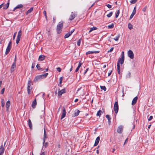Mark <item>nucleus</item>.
I'll list each match as a JSON object with an SVG mask.
<instances>
[{"instance_id":"bf43d9fd","label":"nucleus","mask_w":155,"mask_h":155,"mask_svg":"<svg viewBox=\"0 0 155 155\" xmlns=\"http://www.w3.org/2000/svg\"><path fill=\"white\" fill-rule=\"evenodd\" d=\"M74 29H73L70 32V33L71 35V34L74 31Z\"/></svg>"},{"instance_id":"a878e982","label":"nucleus","mask_w":155,"mask_h":155,"mask_svg":"<svg viewBox=\"0 0 155 155\" xmlns=\"http://www.w3.org/2000/svg\"><path fill=\"white\" fill-rule=\"evenodd\" d=\"M33 10V8H31L29 10H28L27 12H26V14L28 15V13L31 12Z\"/></svg>"},{"instance_id":"7ed1b4c3","label":"nucleus","mask_w":155,"mask_h":155,"mask_svg":"<svg viewBox=\"0 0 155 155\" xmlns=\"http://www.w3.org/2000/svg\"><path fill=\"white\" fill-rule=\"evenodd\" d=\"M67 92L66 89L64 88L61 89L60 88H59V97H61V95Z\"/></svg>"},{"instance_id":"774afa93","label":"nucleus","mask_w":155,"mask_h":155,"mask_svg":"<svg viewBox=\"0 0 155 155\" xmlns=\"http://www.w3.org/2000/svg\"><path fill=\"white\" fill-rule=\"evenodd\" d=\"M132 125H133V129H134L135 127V124H133Z\"/></svg>"},{"instance_id":"c85d7f7f","label":"nucleus","mask_w":155,"mask_h":155,"mask_svg":"<svg viewBox=\"0 0 155 155\" xmlns=\"http://www.w3.org/2000/svg\"><path fill=\"white\" fill-rule=\"evenodd\" d=\"M128 28L129 29L131 30L133 28V25L130 23H129L128 24Z\"/></svg>"},{"instance_id":"f03ea898","label":"nucleus","mask_w":155,"mask_h":155,"mask_svg":"<svg viewBox=\"0 0 155 155\" xmlns=\"http://www.w3.org/2000/svg\"><path fill=\"white\" fill-rule=\"evenodd\" d=\"M33 85L32 83L31 82V81L30 79L28 81V87H27V91L29 95L30 94L31 92L32 89V85Z\"/></svg>"},{"instance_id":"2eb2a0df","label":"nucleus","mask_w":155,"mask_h":155,"mask_svg":"<svg viewBox=\"0 0 155 155\" xmlns=\"http://www.w3.org/2000/svg\"><path fill=\"white\" fill-rule=\"evenodd\" d=\"M100 140V138L99 137H97V138H96V139L95 142V143L94 145V146H97L98 145V144Z\"/></svg>"},{"instance_id":"6e6552de","label":"nucleus","mask_w":155,"mask_h":155,"mask_svg":"<svg viewBox=\"0 0 155 155\" xmlns=\"http://www.w3.org/2000/svg\"><path fill=\"white\" fill-rule=\"evenodd\" d=\"M127 55L131 59L134 58V54L133 51L130 50H129L127 52Z\"/></svg>"},{"instance_id":"c03bdc74","label":"nucleus","mask_w":155,"mask_h":155,"mask_svg":"<svg viewBox=\"0 0 155 155\" xmlns=\"http://www.w3.org/2000/svg\"><path fill=\"white\" fill-rule=\"evenodd\" d=\"M36 67L37 68V69L39 70H40L41 69H40V65L39 64H38L36 65Z\"/></svg>"},{"instance_id":"f3484780","label":"nucleus","mask_w":155,"mask_h":155,"mask_svg":"<svg viewBox=\"0 0 155 155\" xmlns=\"http://www.w3.org/2000/svg\"><path fill=\"white\" fill-rule=\"evenodd\" d=\"M16 64H15V62L13 63L12 65L11 68V72H12L14 71L15 68H16Z\"/></svg>"},{"instance_id":"423d86ee","label":"nucleus","mask_w":155,"mask_h":155,"mask_svg":"<svg viewBox=\"0 0 155 155\" xmlns=\"http://www.w3.org/2000/svg\"><path fill=\"white\" fill-rule=\"evenodd\" d=\"M118 105L117 101H116L114 105V110L116 114H117L118 110Z\"/></svg>"},{"instance_id":"ddd939ff","label":"nucleus","mask_w":155,"mask_h":155,"mask_svg":"<svg viewBox=\"0 0 155 155\" xmlns=\"http://www.w3.org/2000/svg\"><path fill=\"white\" fill-rule=\"evenodd\" d=\"M37 104V102L36 99L35 98L33 101L32 104V107L33 108H35Z\"/></svg>"},{"instance_id":"9d476101","label":"nucleus","mask_w":155,"mask_h":155,"mask_svg":"<svg viewBox=\"0 0 155 155\" xmlns=\"http://www.w3.org/2000/svg\"><path fill=\"white\" fill-rule=\"evenodd\" d=\"M66 115V112L65 109L64 107H63L62 108V113L61 116V119H62L63 118H64Z\"/></svg>"},{"instance_id":"603ef678","label":"nucleus","mask_w":155,"mask_h":155,"mask_svg":"<svg viewBox=\"0 0 155 155\" xmlns=\"http://www.w3.org/2000/svg\"><path fill=\"white\" fill-rule=\"evenodd\" d=\"M121 58H124V52L123 51L121 53Z\"/></svg>"},{"instance_id":"4be33fe9","label":"nucleus","mask_w":155,"mask_h":155,"mask_svg":"<svg viewBox=\"0 0 155 155\" xmlns=\"http://www.w3.org/2000/svg\"><path fill=\"white\" fill-rule=\"evenodd\" d=\"M9 2H8L5 5H4L3 9H6L8 8V7L9 6Z\"/></svg>"},{"instance_id":"13d9d810","label":"nucleus","mask_w":155,"mask_h":155,"mask_svg":"<svg viewBox=\"0 0 155 155\" xmlns=\"http://www.w3.org/2000/svg\"><path fill=\"white\" fill-rule=\"evenodd\" d=\"M146 10V7H145L143 9L142 11H143L144 12H145Z\"/></svg>"},{"instance_id":"393cba45","label":"nucleus","mask_w":155,"mask_h":155,"mask_svg":"<svg viewBox=\"0 0 155 155\" xmlns=\"http://www.w3.org/2000/svg\"><path fill=\"white\" fill-rule=\"evenodd\" d=\"M97 29V28L95 27H93V28H91L89 31V32L90 33L93 30H96Z\"/></svg>"},{"instance_id":"9b49d317","label":"nucleus","mask_w":155,"mask_h":155,"mask_svg":"<svg viewBox=\"0 0 155 155\" xmlns=\"http://www.w3.org/2000/svg\"><path fill=\"white\" fill-rule=\"evenodd\" d=\"M124 58H119L117 63H118L119 64H120V63L122 64L124 63Z\"/></svg>"},{"instance_id":"69168bd1","label":"nucleus","mask_w":155,"mask_h":155,"mask_svg":"<svg viewBox=\"0 0 155 155\" xmlns=\"http://www.w3.org/2000/svg\"><path fill=\"white\" fill-rule=\"evenodd\" d=\"M82 64V63H80V62H79V64H78V66H79V67H81V65Z\"/></svg>"},{"instance_id":"052dcab7","label":"nucleus","mask_w":155,"mask_h":155,"mask_svg":"<svg viewBox=\"0 0 155 155\" xmlns=\"http://www.w3.org/2000/svg\"><path fill=\"white\" fill-rule=\"evenodd\" d=\"M40 155H46L45 153V152H42Z\"/></svg>"},{"instance_id":"c756f323","label":"nucleus","mask_w":155,"mask_h":155,"mask_svg":"<svg viewBox=\"0 0 155 155\" xmlns=\"http://www.w3.org/2000/svg\"><path fill=\"white\" fill-rule=\"evenodd\" d=\"M101 111L100 110H99L97 114L96 115L97 116H99V117H100L101 115Z\"/></svg>"},{"instance_id":"0e129e2a","label":"nucleus","mask_w":155,"mask_h":155,"mask_svg":"<svg viewBox=\"0 0 155 155\" xmlns=\"http://www.w3.org/2000/svg\"><path fill=\"white\" fill-rule=\"evenodd\" d=\"M62 81H60L59 84L60 85V86L61 87V84L62 83Z\"/></svg>"},{"instance_id":"5fc2aeb1","label":"nucleus","mask_w":155,"mask_h":155,"mask_svg":"<svg viewBox=\"0 0 155 155\" xmlns=\"http://www.w3.org/2000/svg\"><path fill=\"white\" fill-rule=\"evenodd\" d=\"M134 15H135L132 13L131 15H130V19H131L133 17V16H134Z\"/></svg>"},{"instance_id":"1a4fd4ad","label":"nucleus","mask_w":155,"mask_h":155,"mask_svg":"<svg viewBox=\"0 0 155 155\" xmlns=\"http://www.w3.org/2000/svg\"><path fill=\"white\" fill-rule=\"evenodd\" d=\"M124 127L122 125H120L118 127L117 129V132L119 134H121L123 131Z\"/></svg>"},{"instance_id":"6e6d98bb","label":"nucleus","mask_w":155,"mask_h":155,"mask_svg":"<svg viewBox=\"0 0 155 155\" xmlns=\"http://www.w3.org/2000/svg\"><path fill=\"white\" fill-rule=\"evenodd\" d=\"M88 68H87L86 70H85V71H84V74H85L87 72V71H88Z\"/></svg>"},{"instance_id":"b1692460","label":"nucleus","mask_w":155,"mask_h":155,"mask_svg":"<svg viewBox=\"0 0 155 155\" xmlns=\"http://www.w3.org/2000/svg\"><path fill=\"white\" fill-rule=\"evenodd\" d=\"M71 35V34L70 33V32H68V33L66 34V35H65V36H64V38H68Z\"/></svg>"},{"instance_id":"79ce46f5","label":"nucleus","mask_w":155,"mask_h":155,"mask_svg":"<svg viewBox=\"0 0 155 155\" xmlns=\"http://www.w3.org/2000/svg\"><path fill=\"white\" fill-rule=\"evenodd\" d=\"M136 12V7H135L134 8V10L133 11L132 13L135 15V14Z\"/></svg>"},{"instance_id":"a18cd8bd","label":"nucleus","mask_w":155,"mask_h":155,"mask_svg":"<svg viewBox=\"0 0 155 155\" xmlns=\"http://www.w3.org/2000/svg\"><path fill=\"white\" fill-rule=\"evenodd\" d=\"M93 54V51H88L86 53V55H88V54Z\"/></svg>"},{"instance_id":"cd10ccee","label":"nucleus","mask_w":155,"mask_h":155,"mask_svg":"<svg viewBox=\"0 0 155 155\" xmlns=\"http://www.w3.org/2000/svg\"><path fill=\"white\" fill-rule=\"evenodd\" d=\"M114 24L113 23H112L110 25H108V28H114Z\"/></svg>"},{"instance_id":"e2e57ef3","label":"nucleus","mask_w":155,"mask_h":155,"mask_svg":"<svg viewBox=\"0 0 155 155\" xmlns=\"http://www.w3.org/2000/svg\"><path fill=\"white\" fill-rule=\"evenodd\" d=\"M4 5V3H2L0 5V9H1L2 7V6Z\"/></svg>"},{"instance_id":"4c0bfd02","label":"nucleus","mask_w":155,"mask_h":155,"mask_svg":"<svg viewBox=\"0 0 155 155\" xmlns=\"http://www.w3.org/2000/svg\"><path fill=\"white\" fill-rule=\"evenodd\" d=\"M137 1V0H131L130 1V3L131 4H134Z\"/></svg>"},{"instance_id":"8fccbe9b","label":"nucleus","mask_w":155,"mask_h":155,"mask_svg":"<svg viewBox=\"0 0 155 155\" xmlns=\"http://www.w3.org/2000/svg\"><path fill=\"white\" fill-rule=\"evenodd\" d=\"M153 117L152 116H150L148 118V120L149 121L153 119Z\"/></svg>"},{"instance_id":"680f3d73","label":"nucleus","mask_w":155,"mask_h":155,"mask_svg":"<svg viewBox=\"0 0 155 155\" xmlns=\"http://www.w3.org/2000/svg\"><path fill=\"white\" fill-rule=\"evenodd\" d=\"M63 78H64V77H61L60 78V79H59L60 81H62L63 79Z\"/></svg>"},{"instance_id":"5701e85b","label":"nucleus","mask_w":155,"mask_h":155,"mask_svg":"<svg viewBox=\"0 0 155 155\" xmlns=\"http://www.w3.org/2000/svg\"><path fill=\"white\" fill-rule=\"evenodd\" d=\"M28 125H29V126L30 128L31 129V128H32V124L31 122L30 119H29L28 120Z\"/></svg>"},{"instance_id":"a211bd4d","label":"nucleus","mask_w":155,"mask_h":155,"mask_svg":"<svg viewBox=\"0 0 155 155\" xmlns=\"http://www.w3.org/2000/svg\"><path fill=\"white\" fill-rule=\"evenodd\" d=\"M45 56L44 55H41L39 56L38 58V60L42 61L44 60L45 58Z\"/></svg>"},{"instance_id":"de8ad7c7","label":"nucleus","mask_w":155,"mask_h":155,"mask_svg":"<svg viewBox=\"0 0 155 155\" xmlns=\"http://www.w3.org/2000/svg\"><path fill=\"white\" fill-rule=\"evenodd\" d=\"M114 49V48H111L109 50L107 51L108 52H110L112 51Z\"/></svg>"},{"instance_id":"7c9ffc66","label":"nucleus","mask_w":155,"mask_h":155,"mask_svg":"<svg viewBox=\"0 0 155 155\" xmlns=\"http://www.w3.org/2000/svg\"><path fill=\"white\" fill-rule=\"evenodd\" d=\"M81 38L79 39L78 41L77 42V44L78 46H80L81 44Z\"/></svg>"},{"instance_id":"f257e3e1","label":"nucleus","mask_w":155,"mask_h":155,"mask_svg":"<svg viewBox=\"0 0 155 155\" xmlns=\"http://www.w3.org/2000/svg\"><path fill=\"white\" fill-rule=\"evenodd\" d=\"M48 74V73H46L42 75H37L35 77L34 80V81L35 82H36L43 78H45L46 77Z\"/></svg>"},{"instance_id":"4468645a","label":"nucleus","mask_w":155,"mask_h":155,"mask_svg":"<svg viewBox=\"0 0 155 155\" xmlns=\"http://www.w3.org/2000/svg\"><path fill=\"white\" fill-rule=\"evenodd\" d=\"M138 99L137 96L135 97L133 100L132 102V105H134L137 102Z\"/></svg>"},{"instance_id":"ea45409f","label":"nucleus","mask_w":155,"mask_h":155,"mask_svg":"<svg viewBox=\"0 0 155 155\" xmlns=\"http://www.w3.org/2000/svg\"><path fill=\"white\" fill-rule=\"evenodd\" d=\"M117 71H120V66L119 64H118V63H117Z\"/></svg>"},{"instance_id":"dca6fc26","label":"nucleus","mask_w":155,"mask_h":155,"mask_svg":"<svg viewBox=\"0 0 155 155\" xmlns=\"http://www.w3.org/2000/svg\"><path fill=\"white\" fill-rule=\"evenodd\" d=\"M4 151V148L3 145H1L0 147V154L2 155Z\"/></svg>"},{"instance_id":"864d4df0","label":"nucleus","mask_w":155,"mask_h":155,"mask_svg":"<svg viewBox=\"0 0 155 155\" xmlns=\"http://www.w3.org/2000/svg\"><path fill=\"white\" fill-rule=\"evenodd\" d=\"M99 52H100V51H93V54H94V53H95V54L98 53H99Z\"/></svg>"},{"instance_id":"09e8293b","label":"nucleus","mask_w":155,"mask_h":155,"mask_svg":"<svg viewBox=\"0 0 155 155\" xmlns=\"http://www.w3.org/2000/svg\"><path fill=\"white\" fill-rule=\"evenodd\" d=\"M17 34V32H15L13 36V39L14 40L15 37H16V35Z\"/></svg>"},{"instance_id":"49530a36","label":"nucleus","mask_w":155,"mask_h":155,"mask_svg":"<svg viewBox=\"0 0 155 155\" xmlns=\"http://www.w3.org/2000/svg\"><path fill=\"white\" fill-rule=\"evenodd\" d=\"M5 88H3L2 90L1 91V94H3L4 93V91H5Z\"/></svg>"},{"instance_id":"58836bf2","label":"nucleus","mask_w":155,"mask_h":155,"mask_svg":"<svg viewBox=\"0 0 155 155\" xmlns=\"http://www.w3.org/2000/svg\"><path fill=\"white\" fill-rule=\"evenodd\" d=\"M112 14H113V12H110L107 15V16L108 17H109V18L110 17L112 16Z\"/></svg>"},{"instance_id":"2f4dec72","label":"nucleus","mask_w":155,"mask_h":155,"mask_svg":"<svg viewBox=\"0 0 155 155\" xmlns=\"http://www.w3.org/2000/svg\"><path fill=\"white\" fill-rule=\"evenodd\" d=\"M131 76V73L130 72H129L126 75V78H130Z\"/></svg>"},{"instance_id":"20e7f679","label":"nucleus","mask_w":155,"mask_h":155,"mask_svg":"<svg viewBox=\"0 0 155 155\" xmlns=\"http://www.w3.org/2000/svg\"><path fill=\"white\" fill-rule=\"evenodd\" d=\"M12 41L10 40L9 41L8 46L6 48L5 53V54H7L9 52L12 47Z\"/></svg>"},{"instance_id":"bb28decb","label":"nucleus","mask_w":155,"mask_h":155,"mask_svg":"<svg viewBox=\"0 0 155 155\" xmlns=\"http://www.w3.org/2000/svg\"><path fill=\"white\" fill-rule=\"evenodd\" d=\"M80 113V111L79 110H78L75 111L74 113V116H78Z\"/></svg>"},{"instance_id":"72a5a7b5","label":"nucleus","mask_w":155,"mask_h":155,"mask_svg":"<svg viewBox=\"0 0 155 155\" xmlns=\"http://www.w3.org/2000/svg\"><path fill=\"white\" fill-rule=\"evenodd\" d=\"M100 87L101 89L104 90V91H106V88L105 86H100Z\"/></svg>"},{"instance_id":"0eeeda50","label":"nucleus","mask_w":155,"mask_h":155,"mask_svg":"<svg viewBox=\"0 0 155 155\" xmlns=\"http://www.w3.org/2000/svg\"><path fill=\"white\" fill-rule=\"evenodd\" d=\"M77 14L76 12H71V15H70L69 17V20L71 21L73 20L77 16Z\"/></svg>"},{"instance_id":"39448f33","label":"nucleus","mask_w":155,"mask_h":155,"mask_svg":"<svg viewBox=\"0 0 155 155\" xmlns=\"http://www.w3.org/2000/svg\"><path fill=\"white\" fill-rule=\"evenodd\" d=\"M22 34V31L21 30H20L18 34L17 37L16 38V43L17 44H18L20 40L21 37V35Z\"/></svg>"},{"instance_id":"37998d69","label":"nucleus","mask_w":155,"mask_h":155,"mask_svg":"<svg viewBox=\"0 0 155 155\" xmlns=\"http://www.w3.org/2000/svg\"><path fill=\"white\" fill-rule=\"evenodd\" d=\"M43 13L44 15L45 16V17L46 19H47V15H46V11H44L43 12Z\"/></svg>"},{"instance_id":"a19ab883","label":"nucleus","mask_w":155,"mask_h":155,"mask_svg":"<svg viewBox=\"0 0 155 155\" xmlns=\"http://www.w3.org/2000/svg\"><path fill=\"white\" fill-rule=\"evenodd\" d=\"M106 117L107 119L108 120H111V118L110 117V115L107 114L106 116Z\"/></svg>"},{"instance_id":"f704fd0d","label":"nucleus","mask_w":155,"mask_h":155,"mask_svg":"<svg viewBox=\"0 0 155 155\" xmlns=\"http://www.w3.org/2000/svg\"><path fill=\"white\" fill-rule=\"evenodd\" d=\"M120 13V10H118L117 11V13L116 14L115 17L116 18H117L118 17V15H119Z\"/></svg>"},{"instance_id":"e433bc0d","label":"nucleus","mask_w":155,"mask_h":155,"mask_svg":"<svg viewBox=\"0 0 155 155\" xmlns=\"http://www.w3.org/2000/svg\"><path fill=\"white\" fill-rule=\"evenodd\" d=\"M120 37V35H118L117 36H116L115 38H114V39L115 41H117L118 40V39Z\"/></svg>"},{"instance_id":"f8f14e48","label":"nucleus","mask_w":155,"mask_h":155,"mask_svg":"<svg viewBox=\"0 0 155 155\" xmlns=\"http://www.w3.org/2000/svg\"><path fill=\"white\" fill-rule=\"evenodd\" d=\"M63 26V21H61L59 23V32L62 28Z\"/></svg>"},{"instance_id":"6ab92c4d","label":"nucleus","mask_w":155,"mask_h":155,"mask_svg":"<svg viewBox=\"0 0 155 155\" xmlns=\"http://www.w3.org/2000/svg\"><path fill=\"white\" fill-rule=\"evenodd\" d=\"M23 6L21 4L18 5L14 9L13 11H15L16 9L18 8H21L23 7Z\"/></svg>"},{"instance_id":"4d7b16f0","label":"nucleus","mask_w":155,"mask_h":155,"mask_svg":"<svg viewBox=\"0 0 155 155\" xmlns=\"http://www.w3.org/2000/svg\"><path fill=\"white\" fill-rule=\"evenodd\" d=\"M128 141V138H127L126 139V140H125V142L124 143V145Z\"/></svg>"},{"instance_id":"473e14b6","label":"nucleus","mask_w":155,"mask_h":155,"mask_svg":"<svg viewBox=\"0 0 155 155\" xmlns=\"http://www.w3.org/2000/svg\"><path fill=\"white\" fill-rule=\"evenodd\" d=\"M5 105V103L3 99H2L1 106L2 107H4Z\"/></svg>"},{"instance_id":"3c124183","label":"nucleus","mask_w":155,"mask_h":155,"mask_svg":"<svg viewBox=\"0 0 155 155\" xmlns=\"http://www.w3.org/2000/svg\"><path fill=\"white\" fill-rule=\"evenodd\" d=\"M106 5L107 7L109 8H110L112 7V6L110 4H107Z\"/></svg>"},{"instance_id":"c9c22d12","label":"nucleus","mask_w":155,"mask_h":155,"mask_svg":"<svg viewBox=\"0 0 155 155\" xmlns=\"http://www.w3.org/2000/svg\"><path fill=\"white\" fill-rule=\"evenodd\" d=\"M47 138V135H46V134H44V137L43 139V141H44V142H45V138Z\"/></svg>"},{"instance_id":"412c9836","label":"nucleus","mask_w":155,"mask_h":155,"mask_svg":"<svg viewBox=\"0 0 155 155\" xmlns=\"http://www.w3.org/2000/svg\"><path fill=\"white\" fill-rule=\"evenodd\" d=\"M10 106V102L9 101H8L6 103V106L7 108H8ZM7 110H8V109H7Z\"/></svg>"},{"instance_id":"aec40b11","label":"nucleus","mask_w":155,"mask_h":155,"mask_svg":"<svg viewBox=\"0 0 155 155\" xmlns=\"http://www.w3.org/2000/svg\"><path fill=\"white\" fill-rule=\"evenodd\" d=\"M48 145V142H46L45 143L44 142V141H43V146L42 148V149H43V148H46L47 147Z\"/></svg>"},{"instance_id":"338daca9","label":"nucleus","mask_w":155,"mask_h":155,"mask_svg":"<svg viewBox=\"0 0 155 155\" xmlns=\"http://www.w3.org/2000/svg\"><path fill=\"white\" fill-rule=\"evenodd\" d=\"M112 72V71H111L110 72L108 73V76H110Z\"/></svg>"}]
</instances>
